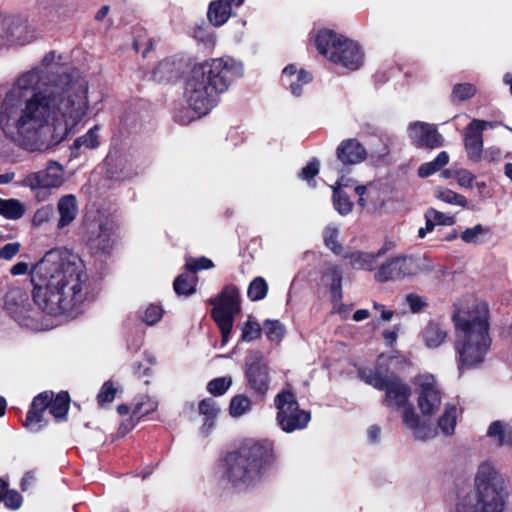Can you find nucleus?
<instances>
[{
    "label": "nucleus",
    "mask_w": 512,
    "mask_h": 512,
    "mask_svg": "<svg viewBox=\"0 0 512 512\" xmlns=\"http://www.w3.org/2000/svg\"><path fill=\"white\" fill-rule=\"evenodd\" d=\"M90 109L88 81L48 52L21 74L0 105L4 136L28 151L49 150L83 125Z\"/></svg>",
    "instance_id": "nucleus-1"
},
{
    "label": "nucleus",
    "mask_w": 512,
    "mask_h": 512,
    "mask_svg": "<svg viewBox=\"0 0 512 512\" xmlns=\"http://www.w3.org/2000/svg\"><path fill=\"white\" fill-rule=\"evenodd\" d=\"M30 274L32 300L23 288L12 287L5 294L4 308L20 326L31 330L51 327L45 315L76 317L98 294L82 260L67 251L46 252Z\"/></svg>",
    "instance_id": "nucleus-2"
},
{
    "label": "nucleus",
    "mask_w": 512,
    "mask_h": 512,
    "mask_svg": "<svg viewBox=\"0 0 512 512\" xmlns=\"http://www.w3.org/2000/svg\"><path fill=\"white\" fill-rule=\"evenodd\" d=\"M274 461V446L271 441H248L226 456L222 477L239 490L254 487L260 483Z\"/></svg>",
    "instance_id": "nucleus-3"
},
{
    "label": "nucleus",
    "mask_w": 512,
    "mask_h": 512,
    "mask_svg": "<svg viewBox=\"0 0 512 512\" xmlns=\"http://www.w3.org/2000/svg\"><path fill=\"white\" fill-rule=\"evenodd\" d=\"M453 320L458 369L463 371L478 367L483 363L491 345L486 315L476 311H458L453 315Z\"/></svg>",
    "instance_id": "nucleus-4"
},
{
    "label": "nucleus",
    "mask_w": 512,
    "mask_h": 512,
    "mask_svg": "<svg viewBox=\"0 0 512 512\" xmlns=\"http://www.w3.org/2000/svg\"><path fill=\"white\" fill-rule=\"evenodd\" d=\"M476 492L459 497L452 512H503L508 496L502 475L485 461L475 476Z\"/></svg>",
    "instance_id": "nucleus-5"
},
{
    "label": "nucleus",
    "mask_w": 512,
    "mask_h": 512,
    "mask_svg": "<svg viewBox=\"0 0 512 512\" xmlns=\"http://www.w3.org/2000/svg\"><path fill=\"white\" fill-rule=\"evenodd\" d=\"M385 405L391 409H402V420L405 426L412 431L413 437L418 441H426L436 435L435 429L422 422L409 403L410 387L396 376H391L385 383Z\"/></svg>",
    "instance_id": "nucleus-6"
},
{
    "label": "nucleus",
    "mask_w": 512,
    "mask_h": 512,
    "mask_svg": "<svg viewBox=\"0 0 512 512\" xmlns=\"http://www.w3.org/2000/svg\"><path fill=\"white\" fill-rule=\"evenodd\" d=\"M193 68L187 78L184 98L188 108L174 113V120L181 125H187L193 120L208 114L218 103L220 95Z\"/></svg>",
    "instance_id": "nucleus-7"
},
{
    "label": "nucleus",
    "mask_w": 512,
    "mask_h": 512,
    "mask_svg": "<svg viewBox=\"0 0 512 512\" xmlns=\"http://www.w3.org/2000/svg\"><path fill=\"white\" fill-rule=\"evenodd\" d=\"M193 69L219 94L225 93L244 75L243 62L228 55L207 59L196 64Z\"/></svg>",
    "instance_id": "nucleus-8"
},
{
    "label": "nucleus",
    "mask_w": 512,
    "mask_h": 512,
    "mask_svg": "<svg viewBox=\"0 0 512 512\" xmlns=\"http://www.w3.org/2000/svg\"><path fill=\"white\" fill-rule=\"evenodd\" d=\"M209 301L214 305L211 316L221 332L222 345H225L229 341L235 316L241 310L239 289L227 285L217 298Z\"/></svg>",
    "instance_id": "nucleus-9"
},
{
    "label": "nucleus",
    "mask_w": 512,
    "mask_h": 512,
    "mask_svg": "<svg viewBox=\"0 0 512 512\" xmlns=\"http://www.w3.org/2000/svg\"><path fill=\"white\" fill-rule=\"evenodd\" d=\"M274 405L277 409L276 423L285 433L303 430L311 420V413L299 407L296 396L288 389L275 396Z\"/></svg>",
    "instance_id": "nucleus-10"
},
{
    "label": "nucleus",
    "mask_w": 512,
    "mask_h": 512,
    "mask_svg": "<svg viewBox=\"0 0 512 512\" xmlns=\"http://www.w3.org/2000/svg\"><path fill=\"white\" fill-rule=\"evenodd\" d=\"M430 270L431 267L422 259L401 255L391 257L383 262L375 273V279L379 282L400 281Z\"/></svg>",
    "instance_id": "nucleus-11"
},
{
    "label": "nucleus",
    "mask_w": 512,
    "mask_h": 512,
    "mask_svg": "<svg viewBox=\"0 0 512 512\" xmlns=\"http://www.w3.org/2000/svg\"><path fill=\"white\" fill-rule=\"evenodd\" d=\"M64 183V167L49 161L44 170L27 174L20 186L29 188L38 201H45L51 195V189L59 188Z\"/></svg>",
    "instance_id": "nucleus-12"
},
{
    "label": "nucleus",
    "mask_w": 512,
    "mask_h": 512,
    "mask_svg": "<svg viewBox=\"0 0 512 512\" xmlns=\"http://www.w3.org/2000/svg\"><path fill=\"white\" fill-rule=\"evenodd\" d=\"M117 225L110 216L100 217L87 227L86 242L94 254H109L116 243Z\"/></svg>",
    "instance_id": "nucleus-13"
},
{
    "label": "nucleus",
    "mask_w": 512,
    "mask_h": 512,
    "mask_svg": "<svg viewBox=\"0 0 512 512\" xmlns=\"http://www.w3.org/2000/svg\"><path fill=\"white\" fill-rule=\"evenodd\" d=\"M245 378L248 388L258 396H265L270 388L271 378L264 356L259 350H252L245 358Z\"/></svg>",
    "instance_id": "nucleus-14"
},
{
    "label": "nucleus",
    "mask_w": 512,
    "mask_h": 512,
    "mask_svg": "<svg viewBox=\"0 0 512 512\" xmlns=\"http://www.w3.org/2000/svg\"><path fill=\"white\" fill-rule=\"evenodd\" d=\"M28 26L19 15L0 16V48L29 42Z\"/></svg>",
    "instance_id": "nucleus-15"
},
{
    "label": "nucleus",
    "mask_w": 512,
    "mask_h": 512,
    "mask_svg": "<svg viewBox=\"0 0 512 512\" xmlns=\"http://www.w3.org/2000/svg\"><path fill=\"white\" fill-rule=\"evenodd\" d=\"M441 391L435 377L431 374L419 377L418 405L423 415L434 414L441 405Z\"/></svg>",
    "instance_id": "nucleus-16"
},
{
    "label": "nucleus",
    "mask_w": 512,
    "mask_h": 512,
    "mask_svg": "<svg viewBox=\"0 0 512 512\" xmlns=\"http://www.w3.org/2000/svg\"><path fill=\"white\" fill-rule=\"evenodd\" d=\"M409 138L419 147L435 149L443 145L444 139L435 125L426 122L410 123L407 129Z\"/></svg>",
    "instance_id": "nucleus-17"
},
{
    "label": "nucleus",
    "mask_w": 512,
    "mask_h": 512,
    "mask_svg": "<svg viewBox=\"0 0 512 512\" xmlns=\"http://www.w3.org/2000/svg\"><path fill=\"white\" fill-rule=\"evenodd\" d=\"M312 39L314 40L318 52L330 61L336 57L337 52H339L344 43L348 40L344 35L338 34L328 28L315 30Z\"/></svg>",
    "instance_id": "nucleus-18"
},
{
    "label": "nucleus",
    "mask_w": 512,
    "mask_h": 512,
    "mask_svg": "<svg viewBox=\"0 0 512 512\" xmlns=\"http://www.w3.org/2000/svg\"><path fill=\"white\" fill-rule=\"evenodd\" d=\"M312 80V74L296 64L286 65L283 68L280 77L283 87L289 90L294 97L302 96L304 86L311 83Z\"/></svg>",
    "instance_id": "nucleus-19"
},
{
    "label": "nucleus",
    "mask_w": 512,
    "mask_h": 512,
    "mask_svg": "<svg viewBox=\"0 0 512 512\" xmlns=\"http://www.w3.org/2000/svg\"><path fill=\"white\" fill-rule=\"evenodd\" d=\"M463 142L468 160L473 163L480 162L484 147L483 131L473 119L464 128Z\"/></svg>",
    "instance_id": "nucleus-20"
},
{
    "label": "nucleus",
    "mask_w": 512,
    "mask_h": 512,
    "mask_svg": "<svg viewBox=\"0 0 512 512\" xmlns=\"http://www.w3.org/2000/svg\"><path fill=\"white\" fill-rule=\"evenodd\" d=\"M336 156L343 168L357 165L367 158L365 147L355 138L342 140L336 149Z\"/></svg>",
    "instance_id": "nucleus-21"
},
{
    "label": "nucleus",
    "mask_w": 512,
    "mask_h": 512,
    "mask_svg": "<svg viewBox=\"0 0 512 512\" xmlns=\"http://www.w3.org/2000/svg\"><path fill=\"white\" fill-rule=\"evenodd\" d=\"M355 193L358 195V205L368 213L381 214L386 201L381 197L380 191L372 184L357 185Z\"/></svg>",
    "instance_id": "nucleus-22"
},
{
    "label": "nucleus",
    "mask_w": 512,
    "mask_h": 512,
    "mask_svg": "<svg viewBox=\"0 0 512 512\" xmlns=\"http://www.w3.org/2000/svg\"><path fill=\"white\" fill-rule=\"evenodd\" d=\"M331 62L339 64L348 70L355 71L364 63V52L356 41L348 39Z\"/></svg>",
    "instance_id": "nucleus-23"
},
{
    "label": "nucleus",
    "mask_w": 512,
    "mask_h": 512,
    "mask_svg": "<svg viewBox=\"0 0 512 512\" xmlns=\"http://www.w3.org/2000/svg\"><path fill=\"white\" fill-rule=\"evenodd\" d=\"M105 162L108 166L110 177L115 180H125L132 175L131 162L128 157L118 151H110Z\"/></svg>",
    "instance_id": "nucleus-24"
},
{
    "label": "nucleus",
    "mask_w": 512,
    "mask_h": 512,
    "mask_svg": "<svg viewBox=\"0 0 512 512\" xmlns=\"http://www.w3.org/2000/svg\"><path fill=\"white\" fill-rule=\"evenodd\" d=\"M57 211L59 214L57 229L61 230L66 226H69L78 215V204L76 197L72 194L62 196L58 200Z\"/></svg>",
    "instance_id": "nucleus-25"
},
{
    "label": "nucleus",
    "mask_w": 512,
    "mask_h": 512,
    "mask_svg": "<svg viewBox=\"0 0 512 512\" xmlns=\"http://www.w3.org/2000/svg\"><path fill=\"white\" fill-rule=\"evenodd\" d=\"M233 16V8L224 0L211 1L207 11V18L214 27L223 26Z\"/></svg>",
    "instance_id": "nucleus-26"
},
{
    "label": "nucleus",
    "mask_w": 512,
    "mask_h": 512,
    "mask_svg": "<svg viewBox=\"0 0 512 512\" xmlns=\"http://www.w3.org/2000/svg\"><path fill=\"white\" fill-rule=\"evenodd\" d=\"M199 413L204 416V422L200 428V433L207 436L215 426V421L220 411L217 402L213 398L203 399L199 403Z\"/></svg>",
    "instance_id": "nucleus-27"
},
{
    "label": "nucleus",
    "mask_w": 512,
    "mask_h": 512,
    "mask_svg": "<svg viewBox=\"0 0 512 512\" xmlns=\"http://www.w3.org/2000/svg\"><path fill=\"white\" fill-rule=\"evenodd\" d=\"M384 251L380 249L377 253H367L356 251L348 256L349 263L353 269L371 271L377 266V258L380 257Z\"/></svg>",
    "instance_id": "nucleus-28"
},
{
    "label": "nucleus",
    "mask_w": 512,
    "mask_h": 512,
    "mask_svg": "<svg viewBox=\"0 0 512 512\" xmlns=\"http://www.w3.org/2000/svg\"><path fill=\"white\" fill-rule=\"evenodd\" d=\"M487 435L499 446L512 445V429L501 421L493 422L488 428Z\"/></svg>",
    "instance_id": "nucleus-29"
},
{
    "label": "nucleus",
    "mask_w": 512,
    "mask_h": 512,
    "mask_svg": "<svg viewBox=\"0 0 512 512\" xmlns=\"http://www.w3.org/2000/svg\"><path fill=\"white\" fill-rule=\"evenodd\" d=\"M425 344L429 348L439 347L447 338V331L436 322H430L423 332Z\"/></svg>",
    "instance_id": "nucleus-30"
},
{
    "label": "nucleus",
    "mask_w": 512,
    "mask_h": 512,
    "mask_svg": "<svg viewBox=\"0 0 512 512\" xmlns=\"http://www.w3.org/2000/svg\"><path fill=\"white\" fill-rule=\"evenodd\" d=\"M100 126L95 125L90 128L84 135L75 139L72 147V154L77 156V151L81 148L95 149L99 145Z\"/></svg>",
    "instance_id": "nucleus-31"
},
{
    "label": "nucleus",
    "mask_w": 512,
    "mask_h": 512,
    "mask_svg": "<svg viewBox=\"0 0 512 512\" xmlns=\"http://www.w3.org/2000/svg\"><path fill=\"white\" fill-rule=\"evenodd\" d=\"M70 397L67 392H60L56 397H52L49 404V412L56 421L66 420L69 410Z\"/></svg>",
    "instance_id": "nucleus-32"
},
{
    "label": "nucleus",
    "mask_w": 512,
    "mask_h": 512,
    "mask_svg": "<svg viewBox=\"0 0 512 512\" xmlns=\"http://www.w3.org/2000/svg\"><path fill=\"white\" fill-rule=\"evenodd\" d=\"M358 376L368 385L381 390L384 389L385 383L391 376L384 375L379 368H360L358 370Z\"/></svg>",
    "instance_id": "nucleus-33"
},
{
    "label": "nucleus",
    "mask_w": 512,
    "mask_h": 512,
    "mask_svg": "<svg viewBox=\"0 0 512 512\" xmlns=\"http://www.w3.org/2000/svg\"><path fill=\"white\" fill-rule=\"evenodd\" d=\"M25 213L24 204L18 199L0 198V215L10 220H18Z\"/></svg>",
    "instance_id": "nucleus-34"
},
{
    "label": "nucleus",
    "mask_w": 512,
    "mask_h": 512,
    "mask_svg": "<svg viewBox=\"0 0 512 512\" xmlns=\"http://www.w3.org/2000/svg\"><path fill=\"white\" fill-rule=\"evenodd\" d=\"M457 407L455 404H446L443 414L438 420V427L445 435H452L457 422Z\"/></svg>",
    "instance_id": "nucleus-35"
},
{
    "label": "nucleus",
    "mask_w": 512,
    "mask_h": 512,
    "mask_svg": "<svg viewBox=\"0 0 512 512\" xmlns=\"http://www.w3.org/2000/svg\"><path fill=\"white\" fill-rule=\"evenodd\" d=\"M197 277L191 273L180 274L173 283L174 291L179 296H190L196 291Z\"/></svg>",
    "instance_id": "nucleus-36"
},
{
    "label": "nucleus",
    "mask_w": 512,
    "mask_h": 512,
    "mask_svg": "<svg viewBox=\"0 0 512 512\" xmlns=\"http://www.w3.org/2000/svg\"><path fill=\"white\" fill-rule=\"evenodd\" d=\"M449 162V155L446 151H441L434 160L423 163L418 168V176L421 178H427L437 171H440L442 167L447 165Z\"/></svg>",
    "instance_id": "nucleus-37"
},
{
    "label": "nucleus",
    "mask_w": 512,
    "mask_h": 512,
    "mask_svg": "<svg viewBox=\"0 0 512 512\" xmlns=\"http://www.w3.org/2000/svg\"><path fill=\"white\" fill-rule=\"evenodd\" d=\"M178 72L174 62L163 60L153 70L152 77L157 82H166L176 78Z\"/></svg>",
    "instance_id": "nucleus-38"
},
{
    "label": "nucleus",
    "mask_w": 512,
    "mask_h": 512,
    "mask_svg": "<svg viewBox=\"0 0 512 512\" xmlns=\"http://www.w3.org/2000/svg\"><path fill=\"white\" fill-rule=\"evenodd\" d=\"M252 410V401L244 394L234 396L229 405V414L233 418H240Z\"/></svg>",
    "instance_id": "nucleus-39"
},
{
    "label": "nucleus",
    "mask_w": 512,
    "mask_h": 512,
    "mask_svg": "<svg viewBox=\"0 0 512 512\" xmlns=\"http://www.w3.org/2000/svg\"><path fill=\"white\" fill-rule=\"evenodd\" d=\"M326 276L330 277V292L334 302L342 299V269L339 266H331L327 269Z\"/></svg>",
    "instance_id": "nucleus-40"
},
{
    "label": "nucleus",
    "mask_w": 512,
    "mask_h": 512,
    "mask_svg": "<svg viewBox=\"0 0 512 512\" xmlns=\"http://www.w3.org/2000/svg\"><path fill=\"white\" fill-rule=\"evenodd\" d=\"M158 407V402L150 396H142L137 400L132 409V417L139 419L142 416L154 412Z\"/></svg>",
    "instance_id": "nucleus-41"
},
{
    "label": "nucleus",
    "mask_w": 512,
    "mask_h": 512,
    "mask_svg": "<svg viewBox=\"0 0 512 512\" xmlns=\"http://www.w3.org/2000/svg\"><path fill=\"white\" fill-rule=\"evenodd\" d=\"M333 206L340 215L346 216L352 211L353 203L343 190L334 188Z\"/></svg>",
    "instance_id": "nucleus-42"
},
{
    "label": "nucleus",
    "mask_w": 512,
    "mask_h": 512,
    "mask_svg": "<svg viewBox=\"0 0 512 512\" xmlns=\"http://www.w3.org/2000/svg\"><path fill=\"white\" fill-rule=\"evenodd\" d=\"M263 329L266 337L276 343L280 342L286 333L284 325L278 320H265Z\"/></svg>",
    "instance_id": "nucleus-43"
},
{
    "label": "nucleus",
    "mask_w": 512,
    "mask_h": 512,
    "mask_svg": "<svg viewBox=\"0 0 512 512\" xmlns=\"http://www.w3.org/2000/svg\"><path fill=\"white\" fill-rule=\"evenodd\" d=\"M268 292V284L263 277L254 278L247 290V296L252 301H259L266 297Z\"/></svg>",
    "instance_id": "nucleus-44"
},
{
    "label": "nucleus",
    "mask_w": 512,
    "mask_h": 512,
    "mask_svg": "<svg viewBox=\"0 0 512 512\" xmlns=\"http://www.w3.org/2000/svg\"><path fill=\"white\" fill-rule=\"evenodd\" d=\"M435 196L440 201H443L451 205H456L460 207H466L467 205V199L465 196L456 193L448 188H438L435 191Z\"/></svg>",
    "instance_id": "nucleus-45"
},
{
    "label": "nucleus",
    "mask_w": 512,
    "mask_h": 512,
    "mask_svg": "<svg viewBox=\"0 0 512 512\" xmlns=\"http://www.w3.org/2000/svg\"><path fill=\"white\" fill-rule=\"evenodd\" d=\"M477 88L471 83H459L453 86L451 100L454 103L463 102L472 98Z\"/></svg>",
    "instance_id": "nucleus-46"
},
{
    "label": "nucleus",
    "mask_w": 512,
    "mask_h": 512,
    "mask_svg": "<svg viewBox=\"0 0 512 512\" xmlns=\"http://www.w3.org/2000/svg\"><path fill=\"white\" fill-rule=\"evenodd\" d=\"M490 230L487 227L482 226L481 224H477L473 226L472 228L465 229L461 235L460 238L463 242L467 244H480L482 243L481 237L484 235L489 234Z\"/></svg>",
    "instance_id": "nucleus-47"
},
{
    "label": "nucleus",
    "mask_w": 512,
    "mask_h": 512,
    "mask_svg": "<svg viewBox=\"0 0 512 512\" xmlns=\"http://www.w3.org/2000/svg\"><path fill=\"white\" fill-rule=\"evenodd\" d=\"M47 422L44 418V413L35 412L33 410H29L27 412L26 420L24 422V426L32 433H37L41 431Z\"/></svg>",
    "instance_id": "nucleus-48"
},
{
    "label": "nucleus",
    "mask_w": 512,
    "mask_h": 512,
    "mask_svg": "<svg viewBox=\"0 0 512 512\" xmlns=\"http://www.w3.org/2000/svg\"><path fill=\"white\" fill-rule=\"evenodd\" d=\"M339 236V229L335 225H328L323 230V239L327 248L331 249L334 253H339L342 250L341 245L337 239Z\"/></svg>",
    "instance_id": "nucleus-49"
},
{
    "label": "nucleus",
    "mask_w": 512,
    "mask_h": 512,
    "mask_svg": "<svg viewBox=\"0 0 512 512\" xmlns=\"http://www.w3.org/2000/svg\"><path fill=\"white\" fill-rule=\"evenodd\" d=\"M117 390L118 388L112 380L104 382L97 395L98 404L101 406L110 404L115 399Z\"/></svg>",
    "instance_id": "nucleus-50"
},
{
    "label": "nucleus",
    "mask_w": 512,
    "mask_h": 512,
    "mask_svg": "<svg viewBox=\"0 0 512 512\" xmlns=\"http://www.w3.org/2000/svg\"><path fill=\"white\" fill-rule=\"evenodd\" d=\"M232 379L230 377H219L208 382L207 390L214 396L223 395L231 386Z\"/></svg>",
    "instance_id": "nucleus-51"
},
{
    "label": "nucleus",
    "mask_w": 512,
    "mask_h": 512,
    "mask_svg": "<svg viewBox=\"0 0 512 512\" xmlns=\"http://www.w3.org/2000/svg\"><path fill=\"white\" fill-rule=\"evenodd\" d=\"M261 334V326L254 320H247L242 326L241 339L245 342H251L257 339Z\"/></svg>",
    "instance_id": "nucleus-52"
},
{
    "label": "nucleus",
    "mask_w": 512,
    "mask_h": 512,
    "mask_svg": "<svg viewBox=\"0 0 512 512\" xmlns=\"http://www.w3.org/2000/svg\"><path fill=\"white\" fill-rule=\"evenodd\" d=\"M192 37L206 46H212L215 43V34L208 27L196 26L192 31Z\"/></svg>",
    "instance_id": "nucleus-53"
},
{
    "label": "nucleus",
    "mask_w": 512,
    "mask_h": 512,
    "mask_svg": "<svg viewBox=\"0 0 512 512\" xmlns=\"http://www.w3.org/2000/svg\"><path fill=\"white\" fill-rule=\"evenodd\" d=\"M214 267V263L212 260L206 257L199 258H189L186 261V268L189 270L191 274H195L196 272L211 269Z\"/></svg>",
    "instance_id": "nucleus-54"
},
{
    "label": "nucleus",
    "mask_w": 512,
    "mask_h": 512,
    "mask_svg": "<svg viewBox=\"0 0 512 512\" xmlns=\"http://www.w3.org/2000/svg\"><path fill=\"white\" fill-rule=\"evenodd\" d=\"M53 392L45 391L34 397L29 410L44 413L49 409V404L52 400Z\"/></svg>",
    "instance_id": "nucleus-55"
},
{
    "label": "nucleus",
    "mask_w": 512,
    "mask_h": 512,
    "mask_svg": "<svg viewBox=\"0 0 512 512\" xmlns=\"http://www.w3.org/2000/svg\"><path fill=\"white\" fill-rule=\"evenodd\" d=\"M54 215V209L51 205H44L37 209L32 218V225L40 227L47 223Z\"/></svg>",
    "instance_id": "nucleus-56"
},
{
    "label": "nucleus",
    "mask_w": 512,
    "mask_h": 512,
    "mask_svg": "<svg viewBox=\"0 0 512 512\" xmlns=\"http://www.w3.org/2000/svg\"><path fill=\"white\" fill-rule=\"evenodd\" d=\"M163 316V310L160 306L151 304L144 311L142 320L149 326L155 325Z\"/></svg>",
    "instance_id": "nucleus-57"
},
{
    "label": "nucleus",
    "mask_w": 512,
    "mask_h": 512,
    "mask_svg": "<svg viewBox=\"0 0 512 512\" xmlns=\"http://www.w3.org/2000/svg\"><path fill=\"white\" fill-rule=\"evenodd\" d=\"M403 302L409 306L412 313L420 312L426 305L425 299L415 293L406 295Z\"/></svg>",
    "instance_id": "nucleus-58"
},
{
    "label": "nucleus",
    "mask_w": 512,
    "mask_h": 512,
    "mask_svg": "<svg viewBox=\"0 0 512 512\" xmlns=\"http://www.w3.org/2000/svg\"><path fill=\"white\" fill-rule=\"evenodd\" d=\"M319 172V161L312 159L305 167L299 172V177L302 180L310 182Z\"/></svg>",
    "instance_id": "nucleus-59"
},
{
    "label": "nucleus",
    "mask_w": 512,
    "mask_h": 512,
    "mask_svg": "<svg viewBox=\"0 0 512 512\" xmlns=\"http://www.w3.org/2000/svg\"><path fill=\"white\" fill-rule=\"evenodd\" d=\"M5 506L9 509H18L22 504V496L14 490L8 491L6 489L4 497L2 499Z\"/></svg>",
    "instance_id": "nucleus-60"
},
{
    "label": "nucleus",
    "mask_w": 512,
    "mask_h": 512,
    "mask_svg": "<svg viewBox=\"0 0 512 512\" xmlns=\"http://www.w3.org/2000/svg\"><path fill=\"white\" fill-rule=\"evenodd\" d=\"M457 183L460 187L470 188L476 176L467 169H459L455 173Z\"/></svg>",
    "instance_id": "nucleus-61"
},
{
    "label": "nucleus",
    "mask_w": 512,
    "mask_h": 512,
    "mask_svg": "<svg viewBox=\"0 0 512 512\" xmlns=\"http://www.w3.org/2000/svg\"><path fill=\"white\" fill-rule=\"evenodd\" d=\"M429 213L430 219L435 222V225H446L450 226L455 223V219L453 216H448L436 209L430 208L427 210Z\"/></svg>",
    "instance_id": "nucleus-62"
},
{
    "label": "nucleus",
    "mask_w": 512,
    "mask_h": 512,
    "mask_svg": "<svg viewBox=\"0 0 512 512\" xmlns=\"http://www.w3.org/2000/svg\"><path fill=\"white\" fill-rule=\"evenodd\" d=\"M502 151L497 146H489L486 149L483 148L482 159L488 163L498 162L501 160Z\"/></svg>",
    "instance_id": "nucleus-63"
},
{
    "label": "nucleus",
    "mask_w": 512,
    "mask_h": 512,
    "mask_svg": "<svg viewBox=\"0 0 512 512\" xmlns=\"http://www.w3.org/2000/svg\"><path fill=\"white\" fill-rule=\"evenodd\" d=\"M20 250V244L17 242L8 243L0 249V260H11Z\"/></svg>",
    "instance_id": "nucleus-64"
}]
</instances>
